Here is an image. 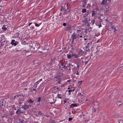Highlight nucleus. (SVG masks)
I'll use <instances>...</instances> for the list:
<instances>
[{
	"label": "nucleus",
	"mask_w": 123,
	"mask_h": 123,
	"mask_svg": "<svg viewBox=\"0 0 123 123\" xmlns=\"http://www.w3.org/2000/svg\"><path fill=\"white\" fill-rule=\"evenodd\" d=\"M85 4H83V5H82V7H84V8H85V7H86V5H85Z\"/></svg>",
	"instance_id": "42"
},
{
	"label": "nucleus",
	"mask_w": 123,
	"mask_h": 123,
	"mask_svg": "<svg viewBox=\"0 0 123 123\" xmlns=\"http://www.w3.org/2000/svg\"><path fill=\"white\" fill-rule=\"evenodd\" d=\"M63 63H60V65L61 66H63Z\"/></svg>",
	"instance_id": "44"
},
{
	"label": "nucleus",
	"mask_w": 123,
	"mask_h": 123,
	"mask_svg": "<svg viewBox=\"0 0 123 123\" xmlns=\"http://www.w3.org/2000/svg\"><path fill=\"white\" fill-rule=\"evenodd\" d=\"M72 56L73 57L74 56V58H78L79 56V55L76 54L74 53H73L72 54Z\"/></svg>",
	"instance_id": "9"
},
{
	"label": "nucleus",
	"mask_w": 123,
	"mask_h": 123,
	"mask_svg": "<svg viewBox=\"0 0 123 123\" xmlns=\"http://www.w3.org/2000/svg\"><path fill=\"white\" fill-rule=\"evenodd\" d=\"M41 24V23H40L39 24L37 23H35V26L37 27H39Z\"/></svg>",
	"instance_id": "29"
},
{
	"label": "nucleus",
	"mask_w": 123,
	"mask_h": 123,
	"mask_svg": "<svg viewBox=\"0 0 123 123\" xmlns=\"http://www.w3.org/2000/svg\"><path fill=\"white\" fill-rule=\"evenodd\" d=\"M71 66H73V65H72L71 64L70 65V66H71Z\"/></svg>",
	"instance_id": "61"
},
{
	"label": "nucleus",
	"mask_w": 123,
	"mask_h": 123,
	"mask_svg": "<svg viewBox=\"0 0 123 123\" xmlns=\"http://www.w3.org/2000/svg\"><path fill=\"white\" fill-rule=\"evenodd\" d=\"M88 61H86V62H85V65H86L87 64V63H88Z\"/></svg>",
	"instance_id": "45"
},
{
	"label": "nucleus",
	"mask_w": 123,
	"mask_h": 123,
	"mask_svg": "<svg viewBox=\"0 0 123 123\" xmlns=\"http://www.w3.org/2000/svg\"><path fill=\"white\" fill-rule=\"evenodd\" d=\"M24 112V109L23 108H20L18 109L16 112V114L18 115H20Z\"/></svg>",
	"instance_id": "3"
},
{
	"label": "nucleus",
	"mask_w": 123,
	"mask_h": 123,
	"mask_svg": "<svg viewBox=\"0 0 123 123\" xmlns=\"http://www.w3.org/2000/svg\"><path fill=\"white\" fill-rule=\"evenodd\" d=\"M15 42V40H12V42L11 43V44L12 45H13L14 46H15L17 45L16 43H14Z\"/></svg>",
	"instance_id": "12"
},
{
	"label": "nucleus",
	"mask_w": 123,
	"mask_h": 123,
	"mask_svg": "<svg viewBox=\"0 0 123 123\" xmlns=\"http://www.w3.org/2000/svg\"><path fill=\"white\" fill-rule=\"evenodd\" d=\"M32 23H29L28 24L29 26H30L31 25V24H32Z\"/></svg>",
	"instance_id": "46"
},
{
	"label": "nucleus",
	"mask_w": 123,
	"mask_h": 123,
	"mask_svg": "<svg viewBox=\"0 0 123 123\" xmlns=\"http://www.w3.org/2000/svg\"><path fill=\"white\" fill-rule=\"evenodd\" d=\"M75 89H73L72 90H69L68 91V94L69 95H70L71 94V92H72L73 91H74Z\"/></svg>",
	"instance_id": "20"
},
{
	"label": "nucleus",
	"mask_w": 123,
	"mask_h": 123,
	"mask_svg": "<svg viewBox=\"0 0 123 123\" xmlns=\"http://www.w3.org/2000/svg\"><path fill=\"white\" fill-rule=\"evenodd\" d=\"M22 43L24 44H27V43L26 42V41L25 40V39H24L22 41Z\"/></svg>",
	"instance_id": "26"
},
{
	"label": "nucleus",
	"mask_w": 123,
	"mask_h": 123,
	"mask_svg": "<svg viewBox=\"0 0 123 123\" xmlns=\"http://www.w3.org/2000/svg\"><path fill=\"white\" fill-rule=\"evenodd\" d=\"M96 106H97L96 107H95V106L94 105L93 106V111L94 112H95L96 111V109L95 108H98V105H96Z\"/></svg>",
	"instance_id": "15"
},
{
	"label": "nucleus",
	"mask_w": 123,
	"mask_h": 123,
	"mask_svg": "<svg viewBox=\"0 0 123 123\" xmlns=\"http://www.w3.org/2000/svg\"><path fill=\"white\" fill-rule=\"evenodd\" d=\"M82 32L80 30H77L76 33V34L78 35V36L79 37V35L82 34Z\"/></svg>",
	"instance_id": "7"
},
{
	"label": "nucleus",
	"mask_w": 123,
	"mask_h": 123,
	"mask_svg": "<svg viewBox=\"0 0 123 123\" xmlns=\"http://www.w3.org/2000/svg\"><path fill=\"white\" fill-rule=\"evenodd\" d=\"M111 0H103L100 4L101 5H103L105 4H109V1H111Z\"/></svg>",
	"instance_id": "5"
},
{
	"label": "nucleus",
	"mask_w": 123,
	"mask_h": 123,
	"mask_svg": "<svg viewBox=\"0 0 123 123\" xmlns=\"http://www.w3.org/2000/svg\"><path fill=\"white\" fill-rule=\"evenodd\" d=\"M57 89L58 90H59V89L58 88H57Z\"/></svg>",
	"instance_id": "55"
},
{
	"label": "nucleus",
	"mask_w": 123,
	"mask_h": 123,
	"mask_svg": "<svg viewBox=\"0 0 123 123\" xmlns=\"http://www.w3.org/2000/svg\"><path fill=\"white\" fill-rule=\"evenodd\" d=\"M82 2L85 5L87 4L86 3V0H83L82 1Z\"/></svg>",
	"instance_id": "32"
},
{
	"label": "nucleus",
	"mask_w": 123,
	"mask_h": 123,
	"mask_svg": "<svg viewBox=\"0 0 123 123\" xmlns=\"http://www.w3.org/2000/svg\"><path fill=\"white\" fill-rule=\"evenodd\" d=\"M111 31H113L115 32V31H117V30L116 29L115 27L113 25H111Z\"/></svg>",
	"instance_id": "6"
},
{
	"label": "nucleus",
	"mask_w": 123,
	"mask_h": 123,
	"mask_svg": "<svg viewBox=\"0 0 123 123\" xmlns=\"http://www.w3.org/2000/svg\"><path fill=\"white\" fill-rule=\"evenodd\" d=\"M89 25V24H88L87 25L88 26V25Z\"/></svg>",
	"instance_id": "62"
},
{
	"label": "nucleus",
	"mask_w": 123,
	"mask_h": 123,
	"mask_svg": "<svg viewBox=\"0 0 123 123\" xmlns=\"http://www.w3.org/2000/svg\"><path fill=\"white\" fill-rule=\"evenodd\" d=\"M95 22V20L94 19H93L91 21V23L90 24H91V25H93Z\"/></svg>",
	"instance_id": "30"
},
{
	"label": "nucleus",
	"mask_w": 123,
	"mask_h": 123,
	"mask_svg": "<svg viewBox=\"0 0 123 123\" xmlns=\"http://www.w3.org/2000/svg\"><path fill=\"white\" fill-rule=\"evenodd\" d=\"M72 120V119L71 117H70L68 118V121H70L71 120Z\"/></svg>",
	"instance_id": "37"
},
{
	"label": "nucleus",
	"mask_w": 123,
	"mask_h": 123,
	"mask_svg": "<svg viewBox=\"0 0 123 123\" xmlns=\"http://www.w3.org/2000/svg\"><path fill=\"white\" fill-rule=\"evenodd\" d=\"M72 56V55H71L70 54H67V57L68 59H69L71 58Z\"/></svg>",
	"instance_id": "23"
},
{
	"label": "nucleus",
	"mask_w": 123,
	"mask_h": 123,
	"mask_svg": "<svg viewBox=\"0 0 123 123\" xmlns=\"http://www.w3.org/2000/svg\"><path fill=\"white\" fill-rule=\"evenodd\" d=\"M19 104H21L22 102L21 101H20L21 100V98H19Z\"/></svg>",
	"instance_id": "36"
},
{
	"label": "nucleus",
	"mask_w": 123,
	"mask_h": 123,
	"mask_svg": "<svg viewBox=\"0 0 123 123\" xmlns=\"http://www.w3.org/2000/svg\"><path fill=\"white\" fill-rule=\"evenodd\" d=\"M87 30L86 29L84 31V32L85 33H87Z\"/></svg>",
	"instance_id": "43"
},
{
	"label": "nucleus",
	"mask_w": 123,
	"mask_h": 123,
	"mask_svg": "<svg viewBox=\"0 0 123 123\" xmlns=\"http://www.w3.org/2000/svg\"><path fill=\"white\" fill-rule=\"evenodd\" d=\"M79 51V56H80L81 55L82 56L83 53L84 52L81 49H80L78 50Z\"/></svg>",
	"instance_id": "8"
},
{
	"label": "nucleus",
	"mask_w": 123,
	"mask_h": 123,
	"mask_svg": "<svg viewBox=\"0 0 123 123\" xmlns=\"http://www.w3.org/2000/svg\"><path fill=\"white\" fill-rule=\"evenodd\" d=\"M42 79H40L39 80H38L37 81H38V82L39 83L41 81H42Z\"/></svg>",
	"instance_id": "38"
},
{
	"label": "nucleus",
	"mask_w": 123,
	"mask_h": 123,
	"mask_svg": "<svg viewBox=\"0 0 123 123\" xmlns=\"http://www.w3.org/2000/svg\"><path fill=\"white\" fill-rule=\"evenodd\" d=\"M102 5L105 6L104 10L105 12L106 13H109L111 12V9L109 7L108 4H105Z\"/></svg>",
	"instance_id": "1"
},
{
	"label": "nucleus",
	"mask_w": 123,
	"mask_h": 123,
	"mask_svg": "<svg viewBox=\"0 0 123 123\" xmlns=\"http://www.w3.org/2000/svg\"><path fill=\"white\" fill-rule=\"evenodd\" d=\"M78 70H76V71L74 72V73H73L74 74H76V75H78L79 74V72Z\"/></svg>",
	"instance_id": "24"
},
{
	"label": "nucleus",
	"mask_w": 123,
	"mask_h": 123,
	"mask_svg": "<svg viewBox=\"0 0 123 123\" xmlns=\"http://www.w3.org/2000/svg\"><path fill=\"white\" fill-rule=\"evenodd\" d=\"M79 65L78 64L77 65V70H79Z\"/></svg>",
	"instance_id": "40"
},
{
	"label": "nucleus",
	"mask_w": 123,
	"mask_h": 123,
	"mask_svg": "<svg viewBox=\"0 0 123 123\" xmlns=\"http://www.w3.org/2000/svg\"><path fill=\"white\" fill-rule=\"evenodd\" d=\"M64 103H66L67 102V101H66L65 100H64Z\"/></svg>",
	"instance_id": "48"
},
{
	"label": "nucleus",
	"mask_w": 123,
	"mask_h": 123,
	"mask_svg": "<svg viewBox=\"0 0 123 123\" xmlns=\"http://www.w3.org/2000/svg\"><path fill=\"white\" fill-rule=\"evenodd\" d=\"M63 25L64 26H66V24L65 23H64Z\"/></svg>",
	"instance_id": "39"
},
{
	"label": "nucleus",
	"mask_w": 123,
	"mask_h": 123,
	"mask_svg": "<svg viewBox=\"0 0 123 123\" xmlns=\"http://www.w3.org/2000/svg\"><path fill=\"white\" fill-rule=\"evenodd\" d=\"M84 20H83L82 21L83 22V23L85 24H87L88 23V20L87 18H85Z\"/></svg>",
	"instance_id": "11"
},
{
	"label": "nucleus",
	"mask_w": 123,
	"mask_h": 123,
	"mask_svg": "<svg viewBox=\"0 0 123 123\" xmlns=\"http://www.w3.org/2000/svg\"><path fill=\"white\" fill-rule=\"evenodd\" d=\"M77 105L76 104H71L70 105V108H72L73 106L75 107Z\"/></svg>",
	"instance_id": "17"
},
{
	"label": "nucleus",
	"mask_w": 123,
	"mask_h": 123,
	"mask_svg": "<svg viewBox=\"0 0 123 123\" xmlns=\"http://www.w3.org/2000/svg\"><path fill=\"white\" fill-rule=\"evenodd\" d=\"M122 104V102L121 101H119L117 102V105L118 106H119Z\"/></svg>",
	"instance_id": "13"
},
{
	"label": "nucleus",
	"mask_w": 123,
	"mask_h": 123,
	"mask_svg": "<svg viewBox=\"0 0 123 123\" xmlns=\"http://www.w3.org/2000/svg\"><path fill=\"white\" fill-rule=\"evenodd\" d=\"M2 28L4 31H6L7 29L5 27V26H3Z\"/></svg>",
	"instance_id": "28"
},
{
	"label": "nucleus",
	"mask_w": 123,
	"mask_h": 123,
	"mask_svg": "<svg viewBox=\"0 0 123 123\" xmlns=\"http://www.w3.org/2000/svg\"><path fill=\"white\" fill-rule=\"evenodd\" d=\"M68 89H70V88H69V87H68Z\"/></svg>",
	"instance_id": "60"
},
{
	"label": "nucleus",
	"mask_w": 123,
	"mask_h": 123,
	"mask_svg": "<svg viewBox=\"0 0 123 123\" xmlns=\"http://www.w3.org/2000/svg\"><path fill=\"white\" fill-rule=\"evenodd\" d=\"M79 37H82V34H81V35H79Z\"/></svg>",
	"instance_id": "47"
},
{
	"label": "nucleus",
	"mask_w": 123,
	"mask_h": 123,
	"mask_svg": "<svg viewBox=\"0 0 123 123\" xmlns=\"http://www.w3.org/2000/svg\"><path fill=\"white\" fill-rule=\"evenodd\" d=\"M86 10L85 9H82V13L86 12Z\"/></svg>",
	"instance_id": "27"
},
{
	"label": "nucleus",
	"mask_w": 123,
	"mask_h": 123,
	"mask_svg": "<svg viewBox=\"0 0 123 123\" xmlns=\"http://www.w3.org/2000/svg\"><path fill=\"white\" fill-rule=\"evenodd\" d=\"M81 93H79V94L81 95Z\"/></svg>",
	"instance_id": "57"
},
{
	"label": "nucleus",
	"mask_w": 123,
	"mask_h": 123,
	"mask_svg": "<svg viewBox=\"0 0 123 123\" xmlns=\"http://www.w3.org/2000/svg\"><path fill=\"white\" fill-rule=\"evenodd\" d=\"M66 67V66L64 65L63 66V68H65Z\"/></svg>",
	"instance_id": "53"
},
{
	"label": "nucleus",
	"mask_w": 123,
	"mask_h": 123,
	"mask_svg": "<svg viewBox=\"0 0 123 123\" xmlns=\"http://www.w3.org/2000/svg\"><path fill=\"white\" fill-rule=\"evenodd\" d=\"M83 82L82 81H79L78 82V84H81Z\"/></svg>",
	"instance_id": "35"
},
{
	"label": "nucleus",
	"mask_w": 123,
	"mask_h": 123,
	"mask_svg": "<svg viewBox=\"0 0 123 123\" xmlns=\"http://www.w3.org/2000/svg\"><path fill=\"white\" fill-rule=\"evenodd\" d=\"M89 11L88 10H87V13L89 14Z\"/></svg>",
	"instance_id": "49"
},
{
	"label": "nucleus",
	"mask_w": 123,
	"mask_h": 123,
	"mask_svg": "<svg viewBox=\"0 0 123 123\" xmlns=\"http://www.w3.org/2000/svg\"><path fill=\"white\" fill-rule=\"evenodd\" d=\"M72 29L71 27L70 26H68L67 27V30L68 31H70Z\"/></svg>",
	"instance_id": "25"
},
{
	"label": "nucleus",
	"mask_w": 123,
	"mask_h": 123,
	"mask_svg": "<svg viewBox=\"0 0 123 123\" xmlns=\"http://www.w3.org/2000/svg\"><path fill=\"white\" fill-rule=\"evenodd\" d=\"M70 81V80H68L67 81L68 82H69V81Z\"/></svg>",
	"instance_id": "51"
},
{
	"label": "nucleus",
	"mask_w": 123,
	"mask_h": 123,
	"mask_svg": "<svg viewBox=\"0 0 123 123\" xmlns=\"http://www.w3.org/2000/svg\"><path fill=\"white\" fill-rule=\"evenodd\" d=\"M41 100V98L39 97L38 98V100H37V101L39 102H40Z\"/></svg>",
	"instance_id": "33"
},
{
	"label": "nucleus",
	"mask_w": 123,
	"mask_h": 123,
	"mask_svg": "<svg viewBox=\"0 0 123 123\" xmlns=\"http://www.w3.org/2000/svg\"><path fill=\"white\" fill-rule=\"evenodd\" d=\"M73 45H72V47L73 48Z\"/></svg>",
	"instance_id": "63"
},
{
	"label": "nucleus",
	"mask_w": 123,
	"mask_h": 123,
	"mask_svg": "<svg viewBox=\"0 0 123 123\" xmlns=\"http://www.w3.org/2000/svg\"><path fill=\"white\" fill-rule=\"evenodd\" d=\"M34 102V100L33 101L32 99H29L28 101V103H30L31 104L33 103Z\"/></svg>",
	"instance_id": "21"
},
{
	"label": "nucleus",
	"mask_w": 123,
	"mask_h": 123,
	"mask_svg": "<svg viewBox=\"0 0 123 123\" xmlns=\"http://www.w3.org/2000/svg\"><path fill=\"white\" fill-rule=\"evenodd\" d=\"M55 57H54V58L51 59V60H52V61H53L55 62Z\"/></svg>",
	"instance_id": "34"
},
{
	"label": "nucleus",
	"mask_w": 123,
	"mask_h": 123,
	"mask_svg": "<svg viewBox=\"0 0 123 123\" xmlns=\"http://www.w3.org/2000/svg\"><path fill=\"white\" fill-rule=\"evenodd\" d=\"M6 42L5 40L4 41H3L1 43V46H3L4 45H5L6 43Z\"/></svg>",
	"instance_id": "14"
},
{
	"label": "nucleus",
	"mask_w": 123,
	"mask_h": 123,
	"mask_svg": "<svg viewBox=\"0 0 123 123\" xmlns=\"http://www.w3.org/2000/svg\"><path fill=\"white\" fill-rule=\"evenodd\" d=\"M58 96V98L61 99L62 97L63 96V95H62L61 94H58L57 95Z\"/></svg>",
	"instance_id": "18"
},
{
	"label": "nucleus",
	"mask_w": 123,
	"mask_h": 123,
	"mask_svg": "<svg viewBox=\"0 0 123 123\" xmlns=\"http://www.w3.org/2000/svg\"><path fill=\"white\" fill-rule=\"evenodd\" d=\"M84 40H87V39L86 38H84Z\"/></svg>",
	"instance_id": "52"
},
{
	"label": "nucleus",
	"mask_w": 123,
	"mask_h": 123,
	"mask_svg": "<svg viewBox=\"0 0 123 123\" xmlns=\"http://www.w3.org/2000/svg\"><path fill=\"white\" fill-rule=\"evenodd\" d=\"M61 82L60 81H59L58 83L60 84V83Z\"/></svg>",
	"instance_id": "59"
},
{
	"label": "nucleus",
	"mask_w": 123,
	"mask_h": 123,
	"mask_svg": "<svg viewBox=\"0 0 123 123\" xmlns=\"http://www.w3.org/2000/svg\"><path fill=\"white\" fill-rule=\"evenodd\" d=\"M39 83L38 82V81H37L36 83L34 84V86H35V88H37V85Z\"/></svg>",
	"instance_id": "22"
},
{
	"label": "nucleus",
	"mask_w": 123,
	"mask_h": 123,
	"mask_svg": "<svg viewBox=\"0 0 123 123\" xmlns=\"http://www.w3.org/2000/svg\"><path fill=\"white\" fill-rule=\"evenodd\" d=\"M68 70H71V68H70Z\"/></svg>",
	"instance_id": "54"
},
{
	"label": "nucleus",
	"mask_w": 123,
	"mask_h": 123,
	"mask_svg": "<svg viewBox=\"0 0 123 123\" xmlns=\"http://www.w3.org/2000/svg\"><path fill=\"white\" fill-rule=\"evenodd\" d=\"M36 91V89H35V88H33V89L31 90V91Z\"/></svg>",
	"instance_id": "41"
},
{
	"label": "nucleus",
	"mask_w": 123,
	"mask_h": 123,
	"mask_svg": "<svg viewBox=\"0 0 123 123\" xmlns=\"http://www.w3.org/2000/svg\"><path fill=\"white\" fill-rule=\"evenodd\" d=\"M54 62H55L52 61V60H51L50 62L49 63V65L51 66L54 63Z\"/></svg>",
	"instance_id": "16"
},
{
	"label": "nucleus",
	"mask_w": 123,
	"mask_h": 123,
	"mask_svg": "<svg viewBox=\"0 0 123 123\" xmlns=\"http://www.w3.org/2000/svg\"><path fill=\"white\" fill-rule=\"evenodd\" d=\"M16 60L15 59L12 61V65H14L16 63Z\"/></svg>",
	"instance_id": "19"
},
{
	"label": "nucleus",
	"mask_w": 123,
	"mask_h": 123,
	"mask_svg": "<svg viewBox=\"0 0 123 123\" xmlns=\"http://www.w3.org/2000/svg\"><path fill=\"white\" fill-rule=\"evenodd\" d=\"M31 105H25L24 106L23 108L25 109H27L29 108V106L31 107Z\"/></svg>",
	"instance_id": "10"
},
{
	"label": "nucleus",
	"mask_w": 123,
	"mask_h": 123,
	"mask_svg": "<svg viewBox=\"0 0 123 123\" xmlns=\"http://www.w3.org/2000/svg\"><path fill=\"white\" fill-rule=\"evenodd\" d=\"M89 15V14L87 13H85L84 15L83 16V17L84 18H85L86 16Z\"/></svg>",
	"instance_id": "31"
},
{
	"label": "nucleus",
	"mask_w": 123,
	"mask_h": 123,
	"mask_svg": "<svg viewBox=\"0 0 123 123\" xmlns=\"http://www.w3.org/2000/svg\"><path fill=\"white\" fill-rule=\"evenodd\" d=\"M41 112L40 111L39 112V113H40Z\"/></svg>",
	"instance_id": "56"
},
{
	"label": "nucleus",
	"mask_w": 123,
	"mask_h": 123,
	"mask_svg": "<svg viewBox=\"0 0 123 123\" xmlns=\"http://www.w3.org/2000/svg\"><path fill=\"white\" fill-rule=\"evenodd\" d=\"M24 89H25V90H27V89L26 88H25Z\"/></svg>",
	"instance_id": "58"
},
{
	"label": "nucleus",
	"mask_w": 123,
	"mask_h": 123,
	"mask_svg": "<svg viewBox=\"0 0 123 123\" xmlns=\"http://www.w3.org/2000/svg\"><path fill=\"white\" fill-rule=\"evenodd\" d=\"M32 28H33V29H34V27H32Z\"/></svg>",
	"instance_id": "64"
},
{
	"label": "nucleus",
	"mask_w": 123,
	"mask_h": 123,
	"mask_svg": "<svg viewBox=\"0 0 123 123\" xmlns=\"http://www.w3.org/2000/svg\"><path fill=\"white\" fill-rule=\"evenodd\" d=\"M71 37L72 39V41L71 42L72 43H73L75 39H78L79 38V37L78 36L77 34H76L75 32L71 36Z\"/></svg>",
	"instance_id": "2"
},
{
	"label": "nucleus",
	"mask_w": 123,
	"mask_h": 123,
	"mask_svg": "<svg viewBox=\"0 0 123 123\" xmlns=\"http://www.w3.org/2000/svg\"><path fill=\"white\" fill-rule=\"evenodd\" d=\"M99 11V9H94L92 11V16L96 15H97V12Z\"/></svg>",
	"instance_id": "4"
},
{
	"label": "nucleus",
	"mask_w": 123,
	"mask_h": 123,
	"mask_svg": "<svg viewBox=\"0 0 123 123\" xmlns=\"http://www.w3.org/2000/svg\"><path fill=\"white\" fill-rule=\"evenodd\" d=\"M101 26V25H99V28H100V27Z\"/></svg>",
	"instance_id": "50"
}]
</instances>
